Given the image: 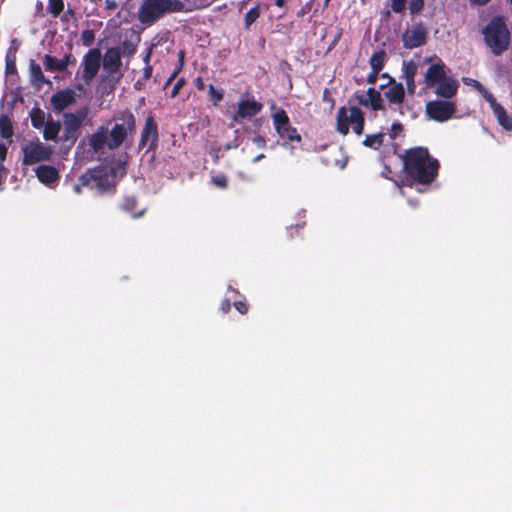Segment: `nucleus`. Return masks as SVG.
Returning a JSON list of instances; mask_svg holds the SVG:
<instances>
[{"instance_id": "obj_1", "label": "nucleus", "mask_w": 512, "mask_h": 512, "mask_svg": "<svg viewBox=\"0 0 512 512\" xmlns=\"http://www.w3.org/2000/svg\"><path fill=\"white\" fill-rule=\"evenodd\" d=\"M110 123V129L104 125L99 126L90 136L89 146L95 153L102 152L105 148L116 150L136 133V117L128 108L114 112Z\"/></svg>"}, {"instance_id": "obj_2", "label": "nucleus", "mask_w": 512, "mask_h": 512, "mask_svg": "<svg viewBox=\"0 0 512 512\" xmlns=\"http://www.w3.org/2000/svg\"><path fill=\"white\" fill-rule=\"evenodd\" d=\"M403 162L405 185H429L438 176L440 163L432 157L428 148L417 146L409 148L400 156Z\"/></svg>"}, {"instance_id": "obj_3", "label": "nucleus", "mask_w": 512, "mask_h": 512, "mask_svg": "<svg viewBox=\"0 0 512 512\" xmlns=\"http://www.w3.org/2000/svg\"><path fill=\"white\" fill-rule=\"evenodd\" d=\"M181 0H142L137 19L145 27H150L168 14L184 11Z\"/></svg>"}, {"instance_id": "obj_4", "label": "nucleus", "mask_w": 512, "mask_h": 512, "mask_svg": "<svg viewBox=\"0 0 512 512\" xmlns=\"http://www.w3.org/2000/svg\"><path fill=\"white\" fill-rule=\"evenodd\" d=\"M79 181L83 186L95 189L99 195L116 192V171L111 167L98 165L90 168L79 177Z\"/></svg>"}, {"instance_id": "obj_5", "label": "nucleus", "mask_w": 512, "mask_h": 512, "mask_svg": "<svg viewBox=\"0 0 512 512\" xmlns=\"http://www.w3.org/2000/svg\"><path fill=\"white\" fill-rule=\"evenodd\" d=\"M482 34L485 44L495 56L501 55L509 48L510 31L503 17H493L483 28Z\"/></svg>"}, {"instance_id": "obj_6", "label": "nucleus", "mask_w": 512, "mask_h": 512, "mask_svg": "<svg viewBox=\"0 0 512 512\" xmlns=\"http://www.w3.org/2000/svg\"><path fill=\"white\" fill-rule=\"evenodd\" d=\"M428 34V28L423 22L414 23L401 35L403 47L411 50L424 46L427 43Z\"/></svg>"}, {"instance_id": "obj_7", "label": "nucleus", "mask_w": 512, "mask_h": 512, "mask_svg": "<svg viewBox=\"0 0 512 512\" xmlns=\"http://www.w3.org/2000/svg\"><path fill=\"white\" fill-rule=\"evenodd\" d=\"M23 165L31 166L41 161L50 160L53 151L40 141L30 142L22 147Z\"/></svg>"}, {"instance_id": "obj_8", "label": "nucleus", "mask_w": 512, "mask_h": 512, "mask_svg": "<svg viewBox=\"0 0 512 512\" xmlns=\"http://www.w3.org/2000/svg\"><path fill=\"white\" fill-rule=\"evenodd\" d=\"M88 109L86 107L79 109L76 113H64L63 124L64 131L62 139L64 141H76L78 131L83 121L87 117Z\"/></svg>"}, {"instance_id": "obj_9", "label": "nucleus", "mask_w": 512, "mask_h": 512, "mask_svg": "<svg viewBox=\"0 0 512 512\" xmlns=\"http://www.w3.org/2000/svg\"><path fill=\"white\" fill-rule=\"evenodd\" d=\"M425 112L428 118L437 122H445L455 114L456 105L452 101L432 100L426 104Z\"/></svg>"}, {"instance_id": "obj_10", "label": "nucleus", "mask_w": 512, "mask_h": 512, "mask_svg": "<svg viewBox=\"0 0 512 512\" xmlns=\"http://www.w3.org/2000/svg\"><path fill=\"white\" fill-rule=\"evenodd\" d=\"M159 130L158 124L152 114L145 118L144 126L140 133L138 149L141 150L148 145L147 151H154L158 146Z\"/></svg>"}, {"instance_id": "obj_11", "label": "nucleus", "mask_w": 512, "mask_h": 512, "mask_svg": "<svg viewBox=\"0 0 512 512\" xmlns=\"http://www.w3.org/2000/svg\"><path fill=\"white\" fill-rule=\"evenodd\" d=\"M101 51L99 48H92L87 51L82 60V80L90 84L97 76L101 66Z\"/></svg>"}, {"instance_id": "obj_12", "label": "nucleus", "mask_w": 512, "mask_h": 512, "mask_svg": "<svg viewBox=\"0 0 512 512\" xmlns=\"http://www.w3.org/2000/svg\"><path fill=\"white\" fill-rule=\"evenodd\" d=\"M363 116V112L357 106H351L349 109L345 106L340 107L336 115V130L341 135H347L349 133V125L355 124Z\"/></svg>"}, {"instance_id": "obj_13", "label": "nucleus", "mask_w": 512, "mask_h": 512, "mask_svg": "<svg viewBox=\"0 0 512 512\" xmlns=\"http://www.w3.org/2000/svg\"><path fill=\"white\" fill-rule=\"evenodd\" d=\"M263 108V104L256 101L254 97L241 99L237 104V110L232 116V120L240 123L245 119H251L256 116Z\"/></svg>"}, {"instance_id": "obj_14", "label": "nucleus", "mask_w": 512, "mask_h": 512, "mask_svg": "<svg viewBox=\"0 0 512 512\" xmlns=\"http://www.w3.org/2000/svg\"><path fill=\"white\" fill-rule=\"evenodd\" d=\"M102 64L109 77H114L115 74L119 73L122 66L120 48L109 47L104 53Z\"/></svg>"}, {"instance_id": "obj_15", "label": "nucleus", "mask_w": 512, "mask_h": 512, "mask_svg": "<svg viewBox=\"0 0 512 512\" xmlns=\"http://www.w3.org/2000/svg\"><path fill=\"white\" fill-rule=\"evenodd\" d=\"M51 106L55 112H61L76 101V94L72 89H63L51 96Z\"/></svg>"}, {"instance_id": "obj_16", "label": "nucleus", "mask_w": 512, "mask_h": 512, "mask_svg": "<svg viewBox=\"0 0 512 512\" xmlns=\"http://www.w3.org/2000/svg\"><path fill=\"white\" fill-rule=\"evenodd\" d=\"M356 99L360 105L371 107V109L374 111L385 109L381 94L374 87L368 88L366 94L357 95Z\"/></svg>"}, {"instance_id": "obj_17", "label": "nucleus", "mask_w": 512, "mask_h": 512, "mask_svg": "<svg viewBox=\"0 0 512 512\" xmlns=\"http://www.w3.org/2000/svg\"><path fill=\"white\" fill-rule=\"evenodd\" d=\"M448 75L445 71V64L440 60L438 63L431 64L425 73L426 88H434Z\"/></svg>"}, {"instance_id": "obj_18", "label": "nucleus", "mask_w": 512, "mask_h": 512, "mask_svg": "<svg viewBox=\"0 0 512 512\" xmlns=\"http://www.w3.org/2000/svg\"><path fill=\"white\" fill-rule=\"evenodd\" d=\"M435 94L444 99L453 98L458 91L459 83L456 79L451 76H447L441 82H439L435 87Z\"/></svg>"}, {"instance_id": "obj_19", "label": "nucleus", "mask_w": 512, "mask_h": 512, "mask_svg": "<svg viewBox=\"0 0 512 512\" xmlns=\"http://www.w3.org/2000/svg\"><path fill=\"white\" fill-rule=\"evenodd\" d=\"M35 173L38 180L47 186L57 183L60 178L58 170L50 165L38 166Z\"/></svg>"}, {"instance_id": "obj_20", "label": "nucleus", "mask_w": 512, "mask_h": 512, "mask_svg": "<svg viewBox=\"0 0 512 512\" xmlns=\"http://www.w3.org/2000/svg\"><path fill=\"white\" fill-rule=\"evenodd\" d=\"M30 83L37 89H41L45 84H51V81L45 77L40 64L34 59L29 61Z\"/></svg>"}, {"instance_id": "obj_21", "label": "nucleus", "mask_w": 512, "mask_h": 512, "mask_svg": "<svg viewBox=\"0 0 512 512\" xmlns=\"http://www.w3.org/2000/svg\"><path fill=\"white\" fill-rule=\"evenodd\" d=\"M403 75L407 86V91L409 94H414L416 85H415V75L417 74V65L414 61H404L403 62Z\"/></svg>"}, {"instance_id": "obj_22", "label": "nucleus", "mask_w": 512, "mask_h": 512, "mask_svg": "<svg viewBox=\"0 0 512 512\" xmlns=\"http://www.w3.org/2000/svg\"><path fill=\"white\" fill-rule=\"evenodd\" d=\"M384 97L389 104L401 105L405 99V90L402 83H393L388 90L384 92Z\"/></svg>"}, {"instance_id": "obj_23", "label": "nucleus", "mask_w": 512, "mask_h": 512, "mask_svg": "<svg viewBox=\"0 0 512 512\" xmlns=\"http://www.w3.org/2000/svg\"><path fill=\"white\" fill-rule=\"evenodd\" d=\"M493 113H494L495 117L497 118L499 125L504 130H506V131L512 130V118L510 115H508V113L506 112L505 108L502 105L497 106L493 110Z\"/></svg>"}, {"instance_id": "obj_24", "label": "nucleus", "mask_w": 512, "mask_h": 512, "mask_svg": "<svg viewBox=\"0 0 512 512\" xmlns=\"http://www.w3.org/2000/svg\"><path fill=\"white\" fill-rule=\"evenodd\" d=\"M386 61V52L384 50H379L372 54L369 59V64L371 66V70L381 71L385 65Z\"/></svg>"}, {"instance_id": "obj_25", "label": "nucleus", "mask_w": 512, "mask_h": 512, "mask_svg": "<svg viewBox=\"0 0 512 512\" xmlns=\"http://www.w3.org/2000/svg\"><path fill=\"white\" fill-rule=\"evenodd\" d=\"M385 133L379 132L377 134L367 135L363 140V145L374 150H378L384 141Z\"/></svg>"}, {"instance_id": "obj_26", "label": "nucleus", "mask_w": 512, "mask_h": 512, "mask_svg": "<svg viewBox=\"0 0 512 512\" xmlns=\"http://www.w3.org/2000/svg\"><path fill=\"white\" fill-rule=\"evenodd\" d=\"M60 123L53 120L45 123L43 137L46 140H55L60 132Z\"/></svg>"}, {"instance_id": "obj_27", "label": "nucleus", "mask_w": 512, "mask_h": 512, "mask_svg": "<svg viewBox=\"0 0 512 512\" xmlns=\"http://www.w3.org/2000/svg\"><path fill=\"white\" fill-rule=\"evenodd\" d=\"M137 207V199L135 196H126L123 199V202L121 204V209L128 212L133 213V217L137 218L143 215L144 210L140 211L139 213H134L135 208Z\"/></svg>"}, {"instance_id": "obj_28", "label": "nucleus", "mask_w": 512, "mask_h": 512, "mask_svg": "<svg viewBox=\"0 0 512 512\" xmlns=\"http://www.w3.org/2000/svg\"><path fill=\"white\" fill-rule=\"evenodd\" d=\"M30 119L32 126L40 129L45 124V113L40 107H34L30 111Z\"/></svg>"}, {"instance_id": "obj_29", "label": "nucleus", "mask_w": 512, "mask_h": 512, "mask_svg": "<svg viewBox=\"0 0 512 512\" xmlns=\"http://www.w3.org/2000/svg\"><path fill=\"white\" fill-rule=\"evenodd\" d=\"M13 136V126L11 120L6 115L0 116V137L9 139Z\"/></svg>"}, {"instance_id": "obj_30", "label": "nucleus", "mask_w": 512, "mask_h": 512, "mask_svg": "<svg viewBox=\"0 0 512 512\" xmlns=\"http://www.w3.org/2000/svg\"><path fill=\"white\" fill-rule=\"evenodd\" d=\"M43 65L47 71L53 72V71H59L63 72L61 60L57 59L56 57H53L49 54H46L43 57Z\"/></svg>"}, {"instance_id": "obj_31", "label": "nucleus", "mask_w": 512, "mask_h": 512, "mask_svg": "<svg viewBox=\"0 0 512 512\" xmlns=\"http://www.w3.org/2000/svg\"><path fill=\"white\" fill-rule=\"evenodd\" d=\"M64 10L63 0H48L47 11L54 17L57 18Z\"/></svg>"}, {"instance_id": "obj_32", "label": "nucleus", "mask_w": 512, "mask_h": 512, "mask_svg": "<svg viewBox=\"0 0 512 512\" xmlns=\"http://www.w3.org/2000/svg\"><path fill=\"white\" fill-rule=\"evenodd\" d=\"M273 119L275 128L279 133L281 132V129L288 130V128L285 127L288 124V116L284 110L276 112Z\"/></svg>"}, {"instance_id": "obj_33", "label": "nucleus", "mask_w": 512, "mask_h": 512, "mask_svg": "<svg viewBox=\"0 0 512 512\" xmlns=\"http://www.w3.org/2000/svg\"><path fill=\"white\" fill-rule=\"evenodd\" d=\"M260 17V9L259 6H255L251 8L246 14L244 18V26L245 29L248 30L250 26Z\"/></svg>"}, {"instance_id": "obj_34", "label": "nucleus", "mask_w": 512, "mask_h": 512, "mask_svg": "<svg viewBox=\"0 0 512 512\" xmlns=\"http://www.w3.org/2000/svg\"><path fill=\"white\" fill-rule=\"evenodd\" d=\"M5 74L6 75H15L17 74L16 67V56L15 54L7 53L5 57Z\"/></svg>"}, {"instance_id": "obj_35", "label": "nucleus", "mask_w": 512, "mask_h": 512, "mask_svg": "<svg viewBox=\"0 0 512 512\" xmlns=\"http://www.w3.org/2000/svg\"><path fill=\"white\" fill-rule=\"evenodd\" d=\"M407 6L411 16L419 15L424 9L425 0H409Z\"/></svg>"}, {"instance_id": "obj_36", "label": "nucleus", "mask_w": 512, "mask_h": 512, "mask_svg": "<svg viewBox=\"0 0 512 512\" xmlns=\"http://www.w3.org/2000/svg\"><path fill=\"white\" fill-rule=\"evenodd\" d=\"M121 55L127 57H132L137 51V43H133L132 41L124 40L121 44Z\"/></svg>"}, {"instance_id": "obj_37", "label": "nucleus", "mask_w": 512, "mask_h": 512, "mask_svg": "<svg viewBox=\"0 0 512 512\" xmlns=\"http://www.w3.org/2000/svg\"><path fill=\"white\" fill-rule=\"evenodd\" d=\"M209 96L213 104L217 106L223 100L224 92L222 90H217L212 84H210Z\"/></svg>"}, {"instance_id": "obj_38", "label": "nucleus", "mask_w": 512, "mask_h": 512, "mask_svg": "<svg viewBox=\"0 0 512 512\" xmlns=\"http://www.w3.org/2000/svg\"><path fill=\"white\" fill-rule=\"evenodd\" d=\"M390 7L393 13L402 14L404 13L408 0H390Z\"/></svg>"}, {"instance_id": "obj_39", "label": "nucleus", "mask_w": 512, "mask_h": 512, "mask_svg": "<svg viewBox=\"0 0 512 512\" xmlns=\"http://www.w3.org/2000/svg\"><path fill=\"white\" fill-rule=\"evenodd\" d=\"M95 40V32L91 29L83 30L81 33V41L84 46H91Z\"/></svg>"}, {"instance_id": "obj_40", "label": "nucleus", "mask_w": 512, "mask_h": 512, "mask_svg": "<svg viewBox=\"0 0 512 512\" xmlns=\"http://www.w3.org/2000/svg\"><path fill=\"white\" fill-rule=\"evenodd\" d=\"M211 181L216 187L221 189H225L228 186V180L224 174L212 176Z\"/></svg>"}, {"instance_id": "obj_41", "label": "nucleus", "mask_w": 512, "mask_h": 512, "mask_svg": "<svg viewBox=\"0 0 512 512\" xmlns=\"http://www.w3.org/2000/svg\"><path fill=\"white\" fill-rule=\"evenodd\" d=\"M185 83L186 81L183 77L179 78L171 90L170 97L175 98L179 94L180 90L184 87Z\"/></svg>"}, {"instance_id": "obj_42", "label": "nucleus", "mask_w": 512, "mask_h": 512, "mask_svg": "<svg viewBox=\"0 0 512 512\" xmlns=\"http://www.w3.org/2000/svg\"><path fill=\"white\" fill-rule=\"evenodd\" d=\"M402 131H403V125L399 122H395L391 126L389 136H390V138L395 139L397 137V135Z\"/></svg>"}, {"instance_id": "obj_43", "label": "nucleus", "mask_w": 512, "mask_h": 512, "mask_svg": "<svg viewBox=\"0 0 512 512\" xmlns=\"http://www.w3.org/2000/svg\"><path fill=\"white\" fill-rule=\"evenodd\" d=\"M181 72V65H177V67L172 71L170 76L167 78V80L164 83V89L167 88L171 83L176 79L178 74Z\"/></svg>"}, {"instance_id": "obj_44", "label": "nucleus", "mask_w": 512, "mask_h": 512, "mask_svg": "<svg viewBox=\"0 0 512 512\" xmlns=\"http://www.w3.org/2000/svg\"><path fill=\"white\" fill-rule=\"evenodd\" d=\"M61 60L63 71H65L69 65L73 64L75 62V58L72 54H65L64 57Z\"/></svg>"}, {"instance_id": "obj_45", "label": "nucleus", "mask_w": 512, "mask_h": 512, "mask_svg": "<svg viewBox=\"0 0 512 512\" xmlns=\"http://www.w3.org/2000/svg\"><path fill=\"white\" fill-rule=\"evenodd\" d=\"M364 124H365L364 116L361 119H359L355 124H353L354 125L353 130L357 135H361L363 133Z\"/></svg>"}, {"instance_id": "obj_46", "label": "nucleus", "mask_w": 512, "mask_h": 512, "mask_svg": "<svg viewBox=\"0 0 512 512\" xmlns=\"http://www.w3.org/2000/svg\"><path fill=\"white\" fill-rule=\"evenodd\" d=\"M152 73H153V67L151 65L145 66L143 69V74H142L141 79L143 81L147 82L152 77Z\"/></svg>"}, {"instance_id": "obj_47", "label": "nucleus", "mask_w": 512, "mask_h": 512, "mask_svg": "<svg viewBox=\"0 0 512 512\" xmlns=\"http://www.w3.org/2000/svg\"><path fill=\"white\" fill-rule=\"evenodd\" d=\"M234 307L241 313L246 314L248 311V306L245 302L242 301H236L234 302Z\"/></svg>"}, {"instance_id": "obj_48", "label": "nucleus", "mask_w": 512, "mask_h": 512, "mask_svg": "<svg viewBox=\"0 0 512 512\" xmlns=\"http://www.w3.org/2000/svg\"><path fill=\"white\" fill-rule=\"evenodd\" d=\"M70 19H77L76 12L73 9H68L64 15L61 17V20L64 22L69 21Z\"/></svg>"}, {"instance_id": "obj_49", "label": "nucleus", "mask_w": 512, "mask_h": 512, "mask_svg": "<svg viewBox=\"0 0 512 512\" xmlns=\"http://www.w3.org/2000/svg\"><path fill=\"white\" fill-rule=\"evenodd\" d=\"M379 73V71L371 70V72L367 75V82L372 85L375 84Z\"/></svg>"}, {"instance_id": "obj_50", "label": "nucleus", "mask_w": 512, "mask_h": 512, "mask_svg": "<svg viewBox=\"0 0 512 512\" xmlns=\"http://www.w3.org/2000/svg\"><path fill=\"white\" fill-rule=\"evenodd\" d=\"M485 99L487 100V102H489V104H490V107H491L492 111H493L497 106H500V105H501L500 103H498V102L496 101L495 97H494L492 94H489V93H488V94L485 96Z\"/></svg>"}, {"instance_id": "obj_51", "label": "nucleus", "mask_w": 512, "mask_h": 512, "mask_svg": "<svg viewBox=\"0 0 512 512\" xmlns=\"http://www.w3.org/2000/svg\"><path fill=\"white\" fill-rule=\"evenodd\" d=\"M194 84H195V87L199 90V91H202L205 89L206 85L204 83V80L202 77L198 76L195 80H194Z\"/></svg>"}, {"instance_id": "obj_52", "label": "nucleus", "mask_w": 512, "mask_h": 512, "mask_svg": "<svg viewBox=\"0 0 512 512\" xmlns=\"http://www.w3.org/2000/svg\"><path fill=\"white\" fill-rule=\"evenodd\" d=\"M8 152V147L5 143H0V160L5 161Z\"/></svg>"}, {"instance_id": "obj_53", "label": "nucleus", "mask_w": 512, "mask_h": 512, "mask_svg": "<svg viewBox=\"0 0 512 512\" xmlns=\"http://www.w3.org/2000/svg\"><path fill=\"white\" fill-rule=\"evenodd\" d=\"M290 141H301V136L297 133L296 128L290 126Z\"/></svg>"}, {"instance_id": "obj_54", "label": "nucleus", "mask_w": 512, "mask_h": 512, "mask_svg": "<svg viewBox=\"0 0 512 512\" xmlns=\"http://www.w3.org/2000/svg\"><path fill=\"white\" fill-rule=\"evenodd\" d=\"M118 7V4L115 0H106L105 1V8L107 10H115Z\"/></svg>"}, {"instance_id": "obj_55", "label": "nucleus", "mask_w": 512, "mask_h": 512, "mask_svg": "<svg viewBox=\"0 0 512 512\" xmlns=\"http://www.w3.org/2000/svg\"><path fill=\"white\" fill-rule=\"evenodd\" d=\"M230 307H231L230 300L225 299L222 301L220 309L222 310L223 313H227L230 310Z\"/></svg>"}, {"instance_id": "obj_56", "label": "nucleus", "mask_w": 512, "mask_h": 512, "mask_svg": "<svg viewBox=\"0 0 512 512\" xmlns=\"http://www.w3.org/2000/svg\"><path fill=\"white\" fill-rule=\"evenodd\" d=\"M146 81H143L141 78H139L135 83H134V89L136 91H141L145 85H146Z\"/></svg>"}, {"instance_id": "obj_57", "label": "nucleus", "mask_w": 512, "mask_h": 512, "mask_svg": "<svg viewBox=\"0 0 512 512\" xmlns=\"http://www.w3.org/2000/svg\"><path fill=\"white\" fill-rule=\"evenodd\" d=\"M391 173H392L391 168L387 164H385L383 171L381 172V176L386 179H391V177H390Z\"/></svg>"}, {"instance_id": "obj_58", "label": "nucleus", "mask_w": 512, "mask_h": 512, "mask_svg": "<svg viewBox=\"0 0 512 512\" xmlns=\"http://www.w3.org/2000/svg\"><path fill=\"white\" fill-rule=\"evenodd\" d=\"M391 12H393V11L391 10V8H390V9H388V10H383V11L381 12V19H382L383 21H387V20H389V19H390V17H391Z\"/></svg>"}, {"instance_id": "obj_59", "label": "nucleus", "mask_w": 512, "mask_h": 512, "mask_svg": "<svg viewBox=\"0 0 512 512\" xmlns=\"http://www.w3.org/2000/svg\"><path fill=\"white\" fill-rule=\"evenodd\" d=\"M151 55H152V48H149L143 58V62L145 63V66L150 65Z\"/></svg>"}, {"instance_id": "obj_60", "label": "nucleus", "mask_w": 512, "mask_h": 512, "mask_svg": "<svg viewBox=\"0 0 512 512\" xmlns=\"http://www.w3.org/2000/svg\"><path fill=\"white\" fill-rule=\"evenodd\" d=\"M470 2H471V4H474V5L484 6L488 2H490V0H470Z\"/></svg>"}, {"instance_id": "obj_61", "label": "nucleus", "mask_w": 512, "mask_h": 512, "mask_svg": "<svg viewBox=\"0 0 512 512\" xmlns=\"http://www.w3.org/2000/svg\"><path fill=\"white\" fill-rule=\"evenodd\" d=\"M184 55H185V53H184L183 50L179 51V53H178V56H179V63H178V65H181V69L183 68V65H184Z\"/></svg>"}, {"instance_id": "obj_62", "label": "nucleus", "mask_w": 512, "mask_h": 512, "mask_svg": "<svg viewBox=\"0 0 512 512\" xmlns=\"http://www.w3.org/2000/svg\"><path fill=\"white\" fill-rule=\"evenodd\" d=\"M84 187L80 181L78 180V183L76 185H74V191L75 193L77 194H80L81 193V188Z\"/></svg>"}, {"instance_id": "obj_63", "label": "nucleus", "mask_w": 512, "mask_h": 512, "mask_svg": "<svg viewBox=\"0 0 512 512\" xmlns=\"http://www.w3.org/2000/svg\"><path fill=\"white\" fill-rule=\"evenodd\" d=\"M285 0H276L275 4L279 7H282L284 5Z\"/></svg>"}, {"instance_id": "obj_64", "label": "nucleus", "mask_w": 512, "mask_h": 512, "mask_svg": "<svg viewBox=\"0 0 512 512\" xmlns=\"http://www.w3.org/2000/svg\"><path fill=\"white\" fill-rule=\"evenodd\" d=\"M3 162H4V161H1V160H0V171H4V170H5V167H4Z\"/></svg>"}]
</instances>
